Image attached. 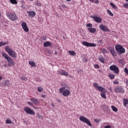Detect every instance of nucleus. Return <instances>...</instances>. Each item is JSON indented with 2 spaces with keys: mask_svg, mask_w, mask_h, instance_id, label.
Instances as JSON below:
<instances>
[{
  "mask_svg": "<svg viewBox=\"0 0 128 128\" xmlns=\"http://www.w3.org/2000/svg\"><path fill=\"white\" fill-rule=\"evenodd\" d=\"M90 2H94V0H90Z\"/></svg>",
  "mask_w": 128,
  "mask_h": 128,
  "instance_id": "54",
  "label": "nucleus"
},
{
  "mask_svg": "<svg viewBox=\"0 0 128 128\" xmlns=\"http://www.w3.org/2000/svg\"><path fill=\"white\" fill-rule=\"evenodd\" d=\"M98 60L100 62H102V64H104V58L103 56H99Z\"/></svg>",
  "mask_w": 128,
  "mask_h": 128,
  "instance_id": "21",
  "label": "nucleus"
},
{
  "mask_svg": "<svg viewBox=\"0 0 128 128\" xmlns=\"http://www.w3.org/2000/svg\"><path fill=\"white\" fill-rule=\"evenodd\" d=\"M27 14H28V16H30L31 18H34L36 16V12L34 11H27Z\"/></svg>",
  "mask_w": 128,
  "mask_h": 128,
  "instance_id": "16",
  "label": "nucleus"
},
{
  "mask_svg": "<svg viewBox=\"0 0 128 128\" xmlns=\"http://www.w3.org/2000/svg\"><path fill=\"white\" fill-rule=\"evenodd\" d=\"M4 84L6 86H10V82L9 80H6L4 82Z\"/></svg>",
  "mask_w": 128,
  "mask_h": 128,
  "instance_id": "27",
  "label": "nucleus"
},
{
  "mask_svg": "<svg viewBox=\"0 0 128 128\" xmlns=\"http://www.w3.org/2000/svg\"><path fill=\"white\" fill-rule=\"evenodd\" d=\"M78 74H82V70H80L78 71Z\"/></svg>",
  "mask_w": 128,
  "mask_h": 128,
  "instance_id": "51",
  "label": "nucleus"
},
{
  "mask_svg": "<svg viewBox=\"0 0 128 128\" xmlns=\"http://www.w3.org/2000/svg\"><path fill=\"white\" fill-rule=\"evenodd\" d=\"M83 62H88V59H86V58H83Z\"/></svg>",
  "mask_w": 128,
  "mask_h": 128,
  "instance_id": "49",
  "label": "nucleus"
},
{
  "mask_svg": "<svg viewBox=\"0 0 128 128\" xmlns=\"http://www.w3.org/2000/svg\"><path fill=\"white\" fill-rule=\"evenodd\" d=\"M104 128H112V126L106 122H104L102 124Z\"/></svg>",
  "mask_w": 128,
  "mask_h": 128,
  "instance_id": "19",
  "label": "nucleus"
},
{
  "mask_svg": "<svg viewBox=\"0 0 128 128\" xmlns=\"http://www.w3.org/2000/svg\"><path fill=\"white\" fill-rule=\"evenodd\" d=\"M20 80H28V78L23 76L20 78Z\"/></svg>",
  "mask_w": 128,
  "mask_h": 128,
  "instance_id": "40",
  "label": "nucleus"
},
{
  "mask_svg": "<svg viewBox=\"0 0 128 128\" xmlns=\"http://www.w3.org/2000/svg\"><path fill=\"white\" fill-rule=\"evenodd\" d=\"M116 50L119 54H124L126 50L124 48H116Z\"/></svg>",
  "mask_w": 128,
  "mask_h": 128,
  "instance_id": "17",
  "label": "nucleus"
},
{
  "mask_svg": "<svg viewBox=\"0 0 128 128\" xmlns=\"http://www.w3.org/2000/svg\"><path fill=\"white\" fill-rule=\"evenodd\" d=\"M96 90H98L99 92L102 93L100 94L102 98H106V89L102 86H98V83H94L93 84Z\"/></svg>",
  "mask_w": 128,
  "mask_h": 128,
  "instance_id": "1",
  "label": "nucleus"
},
{
  "mask_svg": "<svg viewBox=\"0 0 128 128\" xmlns=\"http://www.w3.org/2000/svg\"><path fill=\"white\" fill-rule=\"evenodd\" d=\"M68 52L70 56H76V53L74 51L69 50L68 51Z\"/></svg>",
  "mask_w": 128,
  "mask_h": 128,
  "instance_id": "22",
  "label": "nucleus"
},
{
  "mask_svg": "<svg viewBox=\"0 0 128 128\" xmlns=\"http://www.w3.org/2000/svg\"><path fill=\"white\" fill-rule=\"evenodd\" d=\"M124 72L126 74H128V70L126 68H124Z\"/></svg>",
  "mask_w": 128,
  "mask_h": 128,
  "instance_id": "43",
  "label": "nucleus"
},
{
  "mask_svg": "<svg viewBox=\"0 0 128 128\" xmlns=\"http://www.w3.org/2000/svg\"><path fill=\"white\" fill-rule=\"evenodd\" d=\"M64 6V7H66V6H65L64 5V6Z\"/></svg>",
  "mask_w": 128,
  "mask_h": 128,
  "instance_id": "64",
  "label": "nucleus"
},
{
  "mask_svg": "<svg viewBox=\"0 0 128 128\" xmlns=\"http://www.w3.org/2000/svg\"><path fill=\"white\" fill-rule=\"evenodd\" d=\"M94 122H100V120H98V119H95L94 120Z\"/></svg>",
  "mask_w": 128,
  "mask_h": 128,
  "instance_id": "50",
  "label": "nucleus"
},
{
  "mask_svg": "<svg viewBox=\"0 0 128 128\" xmlns=\"http://www.w3.org/2000/svg\"><path fill=\"white\" fill-rule=\"evenodd\" d=\"M90 18H93V20H94V22H102V18L96 16H91Z\"/></svg>",
  "mask_w": 128,
  "mask_h": 128,
  "instance_id": "12",
  "label": "nucleus"
},
{
  "mask_svg": "<svg viewBox=\"0 0 128 128\" xmlns=\"http://www.w3.org/2000/svg\"><path fill=\"white\" fill-rule=\"evenodd\" d=\"M54 54H58V52L56 51L55 52H54Z\"/></svg>",
  "mask_w": 128,
  "mask_h": 128,
  "instance_id": "58",
  "label": "nucleus"
},
{
  "mask_svg": "<svg viewBox=\"0 0 128 128\" xmlns=\"http://www.w3.org/2000/svg\"><path fill=\"white\" fill-rule=\"evenodd\" d=\"M58 72L60 76H68V73L64 70H59L58 71Z\"/></svg>",
  "mask_w": 128,
  "mask_h": 128,
  "instance_id": "13",
  "label": "nucleus"
},
{
  "mask_svg": "<svg viewBox=\"0 0 128 128\" xmlns=\"http://www.w3.org/2000/svg\"><path fill=\"white\" fill-rule=\"evenodd\" d=\"M110 6H112V8H114V10H118V7H116V4H114L110 2Z\"/></svg>",
  "mask_w": 128,
  "mask_h": 128,
  "instance_id": "29",
  "label": "nucleus"
},
{
  "mask_svg": "<svg viewBox=\"0 0 128 128\" xmlns=\"http://www.w3.org/2000/svg\"><path fill=\"white\" fill-rule=\"evenodd\" d=\"M5 50L6 51L8 54L9 56H12V58H16L17 54L16 52L14 51L10 48H6Z\"/></svg>",
  "mask_w": 128,
  "mask_h": 128,
  "instance_id": "5",
  "label": "nucleus"
},
{
  "mask_svg": "<svg viewBox=\"0 0 128 128\" xmlns=\"http://www.w3.org/2000/svg\"><path fill=\"white\" fill-rule=\"evenodd\" d=\"M0 16H2V14L0 13Z\"/></svg>",
  "mask_w": 128,
  "mask_h": 128,
  "instance_id": "62",
  "label": "nucleus"
},
{
  "mask_svg": "<svg viewBox=\"0 0 128 128\" xmlns=\"http://www.w3.org/2000/svg\"><path fill=\"white\" fill-rule=\"evenodd\" d=\"M36 116H38V118H44V117L42 116L40 114L38 113L36 114Z\"/></svg>",
  "mask_w": 128,
  "mask_h": 128,
  "instance_id": "37",
  "label": "nucleus"
},
{
  "mask_svg": "<svg viewBox=\"0 0 128 128\" xmlns=\"http://www.w3.org/2000/svg\"><path fill=\"white\" fill-rule=\"evenodd\" d=\"M82 44L83 46H92V48H94V46H96V44L94 43H89L86 41H84L82 42Z\"/></svg>",
  "mask_w": 128,
  "mask_h": 128,
  "instance_id": "9",
  "label": "nucleus"
},
{
  "mask_svg": "<svg viewBox=\"0 0 128 128\" xmlns=\"http://www.w3.org/2000/svg\"><path fill=\"white\" fill-rule=\"evenodd\" d=\"M2 56L3 58H6V60H8L10 58V56H8V55L6 54V53H2Z\"/></svg>",
  "mask_w": 128,
  "mask_h": 128,
  "instance_id": "24",
  "label": "nucleus"
},
{
  "mask_svg": "<svg viewBox=\"0 0 128 128\" xmlns=\"http://www.w3.org/2000/svg\"><path fill=\"white\" fill-rule=\"evenodd\" d=\"M88 30L91 32L92 34H94V32H96V28H88Z\"/></svg>",
  "mask_w": 128,
  "mask_h": 128,
  "instance_id": "18",
  "label": "nucleus"
},
{
  "mask_svg": "<svg viewBox=\"0 0 128 128\" xmlns=\"http://www.w3.org/2000/svg\"><path fill=\"white\" fill-rule=\"evenodd\" d=\"M66 2H71L72 0H66Z\"/></svg>",
  "mask_w": 128,
  "mask_h": 128,
  "instance_id": "60",
  "label": "nucleus"
},
{
  "mask_svg": "<svg viewBox=\"0 0 128 128\" xmlns=\"http://www.w3.org/2000/svg\"><path fill=\"white\" fill-rule=\"evenodd\" d=\"M21 26L24 32H28L29 30H28V25L26 24V22H22V23Z\"/></svg>",
  "mask_w": 128,
  "mask_h": 128,
  "instance_id": "11",
  "label": "nucleus"
},
{
  "mask_svg": "<svg viewBox=\"0 0 128 128\" xmlns=\"http://www.w3.org/2000/svg\"><path fill=\"white\" fill-rule=\"evenodd\" d=\"M86 26L87 28H92V24L90 23H88L86 24Z\"/></svg>",
  "mask_w": 128,
  "mask_h": 128,
  "instance_id": "38",
  "label": "nucleus"
},
{
  "mask_svg": "<svg viewBox=\"0 0 128 128\" xmlns=\"http://www.w3.org/2000/svg\"><path fill=\"white\" fill-rule=\"evenodd\" d=\"M99 28L101 30H102V32H110V29L108 28V26L102 24H100L99 26Z\"/></svg>",
  "mask_w": 128,
  "mask_h": 128,
  "instance_id": "10",
  "label": "nucleus"
},
{
  "mask_svg": "<svg viewBox=\"0 0 128 128\" xmlns=\"http://www.w3.org/2000/svg\"><path fill=\"white\" fill-rule=\"evenodd\" d=\"M110 70L112 72H114V74H118L120 72V70L116 65H112L110 66Z\"/></svg>",
  "mask_w": 128,
  "mask_h": 128,
  "instance_id": "6",
  "label": "nucleus"
},
{
  "mask_svg": "<svg viewBox=\"0 0 128 128\" xmlns=\"http://www.w3.org/2000/svg\"><path fill=\"white\" fill-rule=\"evenodd\" d=\"M51 106H52L53 108H54V103H52V104H51Z\"/></svg>",
  "mask_w": 128,
  "mask_h": 128,
  "instance_id": "52",
  "label": "nucleus"
},
{
  "mask_svg": "<svg viewBox=\"0 0 128 128\" xmlns=\"http://www.w3.org/2000/svg\"><path fill=\"white\" fill-rule=\"evenodd\" d=\"M123 6L124 8H128V3L124 4Z\"/></svg>",
  "mask_w": 128,
  "mask_h": 128,
  "instance_id": "42",
  "label": "nucleus"
},
{
  "mask_svg": "<svg viewBox=\"0 0 128 128\" xmlns=\"http://www.w3.org/2000/svg\"><path fill=\"white\" fill-rule=\"evenodd\" d=\"M126 1L128 2V0H126Z\"/></svg>",
  "mask_w": 128,
  "mask_h": 128,
  "instance_id": "63",
  "label": "nucleus"
},
{
  "mask_svg": "<svg viewBox=\"0 0 128 128\" xmlns=\"http://www.w3.org/2000/svg\"><path fill=\"white\" fill-rule=\"evenodd\" d=\"M108 77L110 78V80H114V78H115V76L114 74H110L108 75Z\"/></svg>",
  "mask_w": 128,
  "mask_h": 128,
  "instance_id": "33",
  "label": "nucleus"
},
{
  "mask_svg": "<svg viewBox=\"0 0 128 128\" xmlns=\"http://www.w3.org/2000/svg\"><path fill=\"white\" fill-rule=\"evenodd\" d=\"M6 48H10V46H6Z\"/></svg>",
  "mask_w": 128,
  "mask_h": 128,
  "instance_id": "55",
  "label": "nucleus"
},
{
  "mask_svg": "<svg viewBox=\"0 0 128 128\" xmlns=\"http://www.w3.org/2000/svg\"><path fill=\"white\" fill-rule=\"evenodd\" d=\"M9 64L8 66H14V61L10 58V57L7 60Z\"/></svg>",
  "mask_w": 128,
  "mask_h": 128,
  "instance_id": "15",
  "label": "nucleus"
},
{
  "mask_svg": "<svg viewBox=\"0 0 128 128\" xmlns=\"http://www.w3.org/2000/svg\"><path fill=\"white\" fill-rule=\"evenodd\" d=\"M58 102H60V100H58Z\"/></svg>",
  "mask_w": 128,
  "mask_h": 128,
  "instance_id": "61",
  "label": "nucleus"
},
{
  "mask_svg": "<svg viewBox=\"0 0 128 128\" xmlns=\"http://www.w3.org/2000/svg\"><path fill=\"white\" fill-rule=\"evenodd\" d=\"M123 104L124 106H128V100L126 98L124 99L123 100Z\"/></svg>",
  "mask_w": 128,
  "mask_h": 128,
  "instance_id": "26",
  "label": "nucleus"
},
{
  "mask_svg": "<svg viewBox=\"0 0 128 128\" xmlns=\"http://www.w3.org/2000/svg\"><path fill=\"white\" fill-rule=\"evenodd\" d=\"M115 48H124L122 45H116L115 46Z\"/></svg>",
  "mask_w": 128,
  "mask_h": 128,
  "instance_id": "36",
  "label": "nucleus"
},
{
  "mask_svg": "<svg viewBox=\"0 0 128 128\" xmlns=\"http://www.w3.org/2000/svg\"><path fill=\"white\" fill-rule=\"evenodd\" d=\"M28 104L29 106H32V103L31 102H28Z\"/></svg>",
  "mask_w": 128,
  "mask_h": 128,
  "instance_id": "48",
  "label": "nucleus"
},
{
  "mask_svg": "<svg viewBox=\"0 0 128 128\" xmlns=\"http://www.w3.org/2000/svg\"><path fill=\"white\" fill-rule=\"evenodd\" d=\"M42 98H46V96H44V95H42Z\"/></svg>",
  "mask_w": 128,
  "mask_h": 128,
  "instance_id": "57",
  "label": "nucleus"
},
{
  "mask_svg": "<svg viewBox=\"0 0 128 128\" xmlns=\"http://www.w3.org/2000/svg\"><path fill=\"white\" fill-rule=\"evenodd\" d=\"M79 120L80 122H84L88 124L89 126H92V123H90V121L84 116H80L79 117Z\"/></svg>",
  "mask_w": 128,
  "mask_h": 128,
  "instance_id": "4",
  "label": "nucleus"
},
{
  "mask_svg": "<svg viewBox=\"0 0 128 128\" xmlns=\"http://www.w3.org/2000/svg\"><path fill=\"white\" fill-rule=\"evenodd\" d=\"M114 84H120V82H118V80H115L114 82Z\"/></svg>",
  "mask_w": 128,
  "mask_h": 128,
  "instance_id": "47",
  "label": "nucleus"
},
{
  "mask_svg": "<svg viewBox=\"0 0 128 128\" xmlns=\"http://www.w3.org/2000/svg\"><path fill=\"white\" fill-rule=\"evenodd\" d=\"M114 92H117L118 94H124V88H122V86H116L114 90Z\"/></svg>",
  "mask_w": 128,
  "mask_h": 128,
  "instance_id": "8",
  "label": "nucleus"
},
{
  "mask_svg": "<svg viewBox=\"0 0 128 128\" xmlns=\"http://www.w3.org/2000/svg\"><path fill=\"white\" fill-rule=\"evenodd\" d=\"M107 12L108 14H109L110 16H114V14H112V11H110V10H107Z\"/></svg>",
  "mask_w": 128,
  "mask_h": 128,
  "instance_id": "32",
  "label": "nucleus"
},
{
  "mask_svg": "<svg viewBox=\"0 0 128 128\" xmlns=\"http://www.w3.org/2000/svg\"><path fill=\"white\" fill-rule=\"evenodd\" d=\"M8 44V42H0V46H6V45Z\"/></svg>",
  "mask_w": 128,
  "mask_h": 128,
  "instance_id": "30",
  "label": "nucleus"
},
{
  "mask_svg": "<svg viewBox=\"0 0 128 128\" xmlns=\"http://www.w3.org/2000/svg\"><path fill=\"white\" fill-rule=\"evenodd\" d=\"M2 80V76H0V80Z\"/></svg>",
  "mask_w": 128,
  "mask_h": 128,
  "instance_id": "56",
  "label": "nucleus"
},
{
  "mask_svg": "<svg viewBox=\"0 0 128 128\" xmlns=\"http://www.w3.org/2000/svg\"><path fill=\"white\" fill-rule=\"evenodd\" d=\"M10 2L12 4H18V1L16 0H10Z\"/></svg>",
  "mask_w": 128,
  "mask_h": 128,
  "instance_id": "31",
  "label": "nucleus"
},
{
  "mask_svg": "<svg viewBox=\"0 0 128 128\" xmlns=\"http://www.w3.org/2000/svg\"><path fill=\"white\" fill-rule=\"evenodd\" d=\"M111 108H112V110H113V112H118V108H116L114 106H111Z\"/></svg>",
  "mask_w": 128,
  "mask_h": 128,
  "instance_id": "25",
  "label": "nucleus"
},
{
  "mask_svg": "<svg viewBox=\"0 0 128 128\" xmlns=\"http://www.w3.org/2000/svg\"><path fill=\"white\" fill-rule=\"evenodd\" d=\"M102 42V40H99V41H98L99 42Z\"/></svg>",
  "mask_w": 128,
  "mask_h": 128,
  "instance_id": "59",
  "label": "nucleus"
},
{
  "mask_svg": "<svg viewBox=\"0 0 128 128\" xmlns=\"http://www.w3.org/2000/svg\"><path fill=\"white\" fill-rule=\"evenodd\" d=\"M44 46L46 48H48V46H52V44L50 42H46L44 43Z\"/></svg>",
  "mask_w": 128,
  "mask_h": 128,
  "instance_id": "20",
  "label": "nucleus"
},
{
  "mask_svg": "<svg viewBox=\"0 0 128 128\" xmlns=\"http://www.w3.org/2000/svg\"><path fill=\"white\" fill-rule=\"evenodd\" d=\"M119 62L120 64L122 66H124V60L122 59L119 60Z\"/></svg>",
  "mask_w": 128,
  "mask_h": 128,
  "instance_id": "35",
  "label": "nucleus"
},
{
  "mask_svg": "<svg viewBox=\"0 0 128 128\" xmlns=\"http://www.w3.org/2000/svg\"><path fill=\"white\" fill-rule=\"evenodd\" d=\"M29 64H30V66H33L34 67L36 66V62H34V61H30L28 62Z\"/></svg>",
  "mask_w": 128,
  "mask_h": 128,
  "instance_id": "28",
  "label": "nucleus"
},
{
  "mask_svg": "<svg viewBox=\"0 0 128 128\" xmlns=\"http://www.w3.org/2000/svg\"><path fill=\"white\" fill-rule=\"evenodd\" d=\"M6 16L9 20L12 22H14L18 20V16H16V13H6Z\"/></svg>",
  "mask_w": 128,
  "mask_h": 128,
  "instance_id": "3",
  "label": "nucleus"
},
{
  "mask_svg": "<svg viewBox=\"0 0 128 128\" xmlns=\"http://www.w3.org/2000/svg\"><path fill=\"white\" fill-rule=\"evenodd\" d=\"M45 50V52H47V54H50V51L48 50V49H44Z\"/></svg>",
  "mask_w": 128,
  "mask_h": 128,
  "instance_id": "44",
  "label": "nucleus"
},
{
  "mask_svg": "<svg viewBox=\"0 0 128 128\" xmlns=\"http://www.w3.org/2000/svg\"><path fill=\"white\" fill-rule=\"evenodd\" d=\"M59 92L64 96H68L70 94V91L68 89L66 88V87H62L59 89Z\"/></svg>",
  "mask_w": 128,
  "mask_h": 128,
  "instance_id": "2",
  "label": "nucleus"
},
{
  "mask_svg": "<svg viewBox=\"0 0 128 128\" xmlns=\"http://www.w3.org/2000/svg\"><path fill=\"white\" fill-rule=\"evenodd\" d=\"M101 52H102V54H106L107 52L106 50V49L104 48H102L101 49Z\"/></svg>",
  "mask_w": 128,
  "mask_h": 128,
  "instance_id": "41",
  "label": "nucleus"
},
{
  "mask_svg": "<svg viewBox=\"0 0 128 128\" xmlns=\"http://www.w3.org/2000/svg\"><path fill=\"white\" fill-rule=\"evenodd\" d=\"M38 90L39 92H42V90H44V88H42V87H38Z\"/></svg>",
  "mask_w": 128,
  "mask_h": 128,
  "instance_id": "34",
  "label": "nucleus"
},
{
  "mask_svg": "<svg viewBox=\"0 0 128 128\" xmlns=\"http://www.w3.org/2000/svg\"><path fill=\"white\" fill-rule=\"evenodd\" d=\"M95 4H98V0H96L95 1Z\"/></svg>",
  "mask_w": 128,
  "mask_h": 128,
  "instance_id": "53",
  "label": "nucleus"
},
{
  "mask_svg": "<svg viewBox=\"0 0 128 128\" xmlns=\"http://www.w3.org/2000/svg\"><path fill=\"white\" fill-rule=\"evenodd\" d=\"M110 52L114 56H116V52H114V48H112L110 50Z\"/></svg>",
  "mask_w": 128,
  "mask_h": 128,
  "instance_id": "23",
  "label": "nucleus"
},
{
  "mask_svg": "<svg viewBox=\"0 0 128 128\" xmlns=\"http://www.w3.org/2000/svg\"><path fill=\"white\" fill-rule=\"evenodd\" d=\"M30 100L32 102H33V104H35V106L40 104V100L36 99L34 98L30 99Z\"/></svg>",
  "mask_w": 128,
  "mask_h": 128,
  "instance_id": "14",
  "label": "nucleus"
},
{
  "mask_svg": "<svg viewBox=\"0 0 128 128\" xmlns=\"http://www.w3.org/2000/svg\"><path fill=\"white\" fill-rule=\"evenodd\" d=\"M12 122L10 120V119H7L6 120V124H12Z\"/></svg>",
  "mask_w": 128,
  "mask_h": 128,
  "instance_id": "39",
  "label": "nucleus"
},
{
  "mask_svg": "<svg viewBox=\"0 0 128 128\" xmlns=\"http://www.w3.org/2000/svg\"><path fill=\"white\" fill-rule=\"evenodd\" d=\"M24 110L28 114H31L32 116H34V114H36V112H34L32 109H31L28 107H25L24 108Z\"/></svg>",
  "mask_w": 128,
  "mask_h": 128,
  "instance_id": "7",
  "label": "nucleus"
},
{
  "mask_svg": "<svg viewBox=\"0 0 128 128\" xmlns=\"http://www.w3.org/2000/svg\"><path fill=\"white\" fill-rule=\"evenodd\" d=\"M36 4L37 6H42V4L40 2H37Z\"/></svg>",
  "mask_w": 128,
  "mask_h": 128,
  "instance_id": "45",
  "label": "nucleus"
},
{
  "mask_svg": "<svg viewBox=\"0 0 128 128\" xmlns=\"http://www.w3.org/2000/svg\"><path fill=\"white\" fill-rule=\"evenodd\" d=\"M94 68H100V66H98V64H94Z\"/></svg>",
  "mask_w": 128,
  "mask_h": 128,
  "instance_id": "46",
  "label": "nucleus"
}]
</instances>
